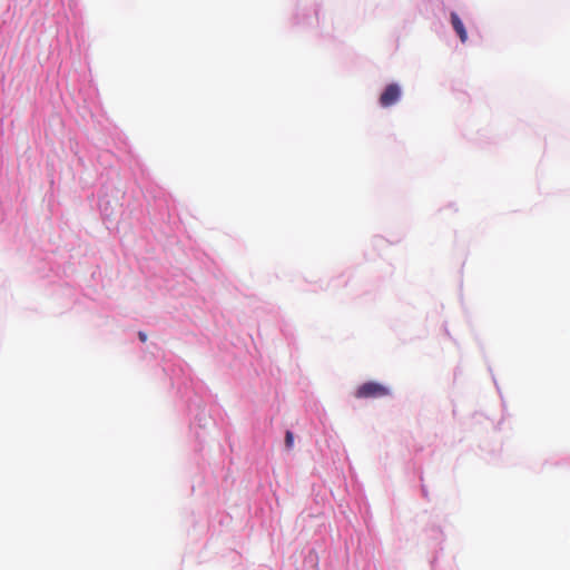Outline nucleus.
Here are the masks:
<instances>
[{
	"label": "nucleus",
	"mask_w": 570,
	"mask_h": 570,
	"mask_svg": "<svg viewBox=\"0 0 570 570\" xmlns=\"http://www.w3.org/2000/svg\"><path fill=\"white\" fill-rule=\"evenodd\" d=\"M389 395H391V389L374 381L363 383L354 393L356 399H382Z\"/></svg>",
	"instance_id": "f257e3e1"
},
{
	"label": "nucleus",
	"mask_w": 570,
	"mask_h": 570,
	"mask_svg": "<svg viewBox=\"0 0 570 570\" xmlns=\"http://www.w3.org/2000/svg\"><path fill=\"white\" fill-rule=\"evenodd\" d=\"M451 23L455 32L458 33L460 40L464 43L468 40V33L464 28L463 22L461 21L460 17L455 13H451Z\"/></svg>",
	"instance_id": "7ed1b4c3"
},
{
	"label": "nucleus",
	"mask_w": 570,
	"mask_h": 570,
	"mask_svg": "<svg viewBox=\"0 0 570 570\" xmlns=\"http://www.w3.org/2000/svg\"><path fill=\"white\" fill-rule=\"evenodd\" d=\"M138 337L142 343L147 341V334L145 332H138Z\"/></svg>",
	"instance_id": "39448f33"
},
{
	"label": "nucleus",
	"mask_w": 570,
	"mask_h": 570,
	"mask_svg": "<svg viewBox=\"0 0 570 570\" xmlns=\"http://www.w3.org/2000/svg\"><path fill=\"white\" fill-rule=\"evenodd\" d=\"M401 89L396 83H390L380 96V105L387 108L399 101Z\"/></svg>",
	"instance_id": "f03ea898"
},
{
	"label": "nucleus",
	"mask_w": 570,
	"mask_h": 570,
	"mask_svg": "<svg viewBox=\"0 0 570 570\" xmlns=\"http://www.w3.org/2000/svg\"><path fill=\"white\" fill-rule=\"evenodd\" d=\"M285 445L287 449H292L294 445V434L291 431L285 433Z\"/></svg>",
	"instance_id": "20e7f679"
}]
</instances>
